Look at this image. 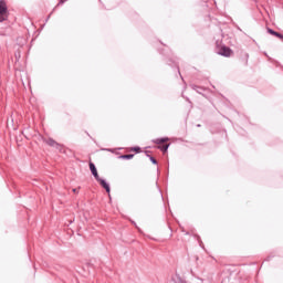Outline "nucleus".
Returning <instances> with one entry per match:
<instances>
[{"mask_svg":"<svg viewBox=\"0 0 283 283\" xmlns=\"http://www.w3.org/2000/svg\"><path fill=\"white\" fill-rule=\"evenodd\" d=\"M97 182H99V185H102V187L106 190L107 193H109L111 189H109V184H107V181H105V179H102L101 177H98V179H96Z\"/></svg>","mask_w":283,"mask_h":283,"instance_id":"3","label":"nucleus"},{"mask_svg":"<svg viewBox=\"0 0 283 283\" xmlns=\"http://www.w3.org/2000/svg\"><path fill=\"white\" fill-rule=\"evenodd\" d=\"M150 161L153 165H156L158 161H156V159L154 157H150Z\"/></svg>","mask_w":283,"mask_h":283,"instance_id":"10","label":"nucleus"},{"mask_svg":"<svg viewBox=\"0 0 283 283\" xmlns=\"http://www.w3.org/2000/svg\"><path fill=\"white\" fill-rule=\"evenodd\" d=\"M61 3H65V0H61V1H60V4H61Z\"/></svg>","mask_w":283,"mask_h":283,"instance_id":"13","label":"nucleus"},{"mask_svg":"<svg viewBox=\"0 0 283 283\" xmlns=\"http://www.w3.org/2000/svg\"><path fill=\"white\" fill-rule=\"evenodd\" d=\"M120 158L123 160H132V158H134V155H122Z\"/></svg>","mask_w":283,"mask_h":283,"instance_id":"8","label":"nucleus"},{"mask_svg":"<svg viewBox=\"0 0 283 283\" xmlns=\"http://www.w3.org/2000/svg\"><path fill=\"white\" fill-rule=\"evenodd\" d=\"M158 149H160L161 151L166 153L167 149H169V144L164 145V146H159Z\"/></svg>","mask_w":283,"mask_h":283,"instance_id":"9","label":"nucleus"},{"mask_svg":"<svg viewBox=\"0 0 283 283\" xmlns=\"http://www.w3.org/2000/svg\"><path fill=\"white\" fill-rule=\"evenodd\" d=\"M73 193H78V190L76 188H74Z\"/></svg>","mask_w":283,"mask_h":283,"instance_id":"12","label":"nucleus"},{"mask_svg":"<svg viewBox=\"0 0 283 283\" xmlns=\"http://www.w3.org/2000/svg\"><path fill=\"white\" fill-rule=\"evenodd\" d=\"M8 19V6L4 1L0 0V23Z\"/></svg>","mask_w":283,"mask_h":283,"instance_id":"1","label":"nucleus"},{"mask_svg":"<svg viewBox=\"0 0 283 283\" xmlns=\"http://www.w3.org/2000/svg\"><path fill=\"white\" fill-rule=\"evenodd\" d=\"M217 54H220V56H231V54H233V51L229 49V46L223 45L217 49Z\"/></svg>","mask_w":283,"mask_h":283,"instance_id":"2","label":"nucleus"},{"mask_svg":"<svg viewBox=\"0 0 283 283\" xmlns=\"http://www.w3.org/2000/svg\"><path fill=\"white\" fill-rule=\"evenodd\" d=\"M90 169L91 172L93 174L95 180H98L99 176H98V171L96 170V166L94 164H90Z\"/></svg>","mask_w":283,"mask_h":283,"instance_id":"5","label":"nucleus"},{"mask_svg":"<svg viewBox=\"0 0 283 283\" xmlns=\"http://www.w3.org/2000/svg\"><path fill=\"white\" fill-rule=\"evenodd\" d=\"M44 143H46V145H49L50 147H55L56 149H59L61 147V145H59V143H56L52 138L44 140Z\"/></svg>","mask_w":283,"mask_h":283,"instance_id":"4","label":"nucleus"},{"mask_svg":"<svg viewBox=\"0 0 283 283\" xmlns=\"http://www.w3.org/2000/svg\"><path fill=\"white\" fill-rule=\"evenodd\" d=\"M167 140H169V138L165 137V138H157L154 140V143L156 145H163V143H167Z\"/></svg>","mask_w":283,"mask_h":283,"instance_id":"6","label":"nucleus"},{"mask_svg":"<svg viewBox=\"0 0 283 283\" xmlns=\"http://www.w3.org/2000/svg\"><path fill=\"white\" fill-rule=\"evenodd\" d=\"M269 34H273V36H277L279 39H283V35L273 31V29H268Z\"/></svg>","mask_w":283,"mask_h":283,"instance_id":"7","label":"nucleus"},{"mask_svg":"<svg viewBox=\"0 0 283 283\" xmlns=\"http://www.w3.org/2000/svg\"><path fill=\"white\" fill-rule=\"evenodd\" d=\"M133 149H134V151H140V148H139V147L133 148Z\"/></svg>","mask_w":283,"mask_h":283,"instance_id":"11","label":"nucleus"}]
</instances>
